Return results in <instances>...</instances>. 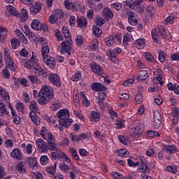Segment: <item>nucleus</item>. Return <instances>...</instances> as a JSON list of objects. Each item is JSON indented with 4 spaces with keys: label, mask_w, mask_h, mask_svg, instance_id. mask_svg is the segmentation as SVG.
<instances>
[{
    "label": "nucleus",
    "mask_w": 179,
    "mask_h": 179,
    "mask_svg": "<svg viewBox=\"0 0 179 179\" xmlns=\"http://www.w3.org/2000/svg\"><path fill=\"white\" fill-rule=\"evenodd\" d=\"M20 63L21 65L24 66V68H27V69H34L33 73H34L35 76L43 78L44 79L48 76L47 70L40 66L38 63H37V60H36V59L33 57L29 60L26 59H21Z\"/></svg>",
    "instance_id": "f257e3e1"
},
{
    "label": "nucleus",
    "mask_w": 179,
    "mask_h": 179,
    "mask_svg": "<svg viewBox=\"0 0 179 179\" xmlns=\"http://www.w3.org/2000/svg\"><path fill=\"white\" fill-rule=\"evenodd\" d=\"M150 163L146 161V158L143 156H139L136 159H134L133 161L131 159H127V166L129 167H137L138 166V171L139 173H145L146 174H149L150 173L151 168L149 166Z\"/></svg>",
    "instance_id": "f03ea898"
},
{
    "label": "nucleus",
    "mask_w": 179,
    "mask_h": 179,
    "mask_svg": "<svg viewBox=\"0 0 179 179\" xmlns=\"http://www.w3.org/2000/svg\"><path fill=\"white\" fill-rule=\"evenodd\" d=\"M70 117L71 114L69 113V110L66 108L62 109L57 112V117L59 119V125H62L64 128L71 127V124L73 122V120L69 118Z\"/></svg>",
    "instance_id": "7ed1b4c3"
},
{
    "label": "nucleus",
    "mask_w": 179,
    "mask_h": 179,
    "mask_svg": "<svg viewBox=\"0 0 179 179\" xmlns=\"http://www.w3.org/2000/svg\"><path fill=\"white\" fill-rule=\"evenodd\" d=\"M151 36L154 43L160 44V38H166V37H167V32L163 26L158 25L155 29H152Z\"/></svg>",
    "instance_id": "20e7f679"
},
{
    "label": "nucleus",
    "mask_w": 179,
    "mask_h": 179,
    "mask_svg": "<svg viewBox=\"0 0 179 179\" xmlns=\"http://www.w3.org/2000/svg\"><path fill=\"white\" fill-rule=\"evenodd\" d=\"M61 19H64V11L61 9L55 10L50 15L48 22L50 24H55L57 22H61Z\"/></svg>",
    "instance_id": "39448f33"
},
{
    "label": "nucleus",
    "mask_w": 179,
    "mask_h": 179,
    "mask_svg": "<svg viewBox=\"0 0 179 179\" xmlns=\"http://www.w3.org/2000/svg\"><path fill=\"white\" fill-rule=\"evenodd\" d=\"M73 45V41L72 38L66 39V41H62L61 43L62 52L63 54H68V55H72Z\"/></svg>",
    "instance_id": "423d86ee"
},
{
    "label": "nucleus",
    "mask_w": 179,
    "mask_h": 179,
    "mask_svg": "<svg viewBox=\"0 0 179 179\" xmlns=\"http://www.w3.org/2000/svg\"><path fill=\"white\" fill-rule=\"evenodd\" d=\"M31 27L34 30H43V31H48V27L45 24H43L38 20H33L31 22Z\"/></svg>",
    "instance_id": "0eeeda50"
},
{
    "label": "nucleus",
    "mask_w": 179,
    "mask_h": 179,
    "mask_svg": "<svg viewBox=\"0 0 179 179\" xmlns=\"http://www.w3.org/2000/svg\"><path fill=\"white\" fill-rule=\"evenodd\" d=\"M48 79L49 82H50L53 86H55V87L59 88L62 85L61 83V78L59 76H58V74L50 73Z\"/></svg>",
    "instance_id": "6e6552de"
},
{
    "label": "nucleus",
    "mask_w": 179,
    "mask_h": 179,
    "mask_svg": "<svg viewBox=\"0 0 179 179\" xmlns=\"http://www.w3.org/2000/svg\"><path fill=\"white\" fill-rule=\"evenodd\" d=\"M38 96H45L48 97V96H52V98L54 97V90L47 85H43L41 89Z\"/></svg>",
    "instance_id": "1a4fd4ad"
},
{
    "label": "nucleus",
    "mask_w": 179,
    "mask_h": 179,
    "mask_svg": "<svg viewBox=\"0 0 179 179\" xmlns=\"http://www.w3.org/2000/svg\"><path fill=\"white\" fill-rule=\"evenodd\" d=\"M91 90H92V92H106L107 90V87L101 85V83H93L91 86Z\"/></svg>",
    "instance_id": "9d476101"
},
{
    "label": "nucleus",
    "mask_w": 179,
    "mask_h": 179,
    "mask_svg": "<svg viewBox=\"0 0 179 179\" xmlns=\"http://www.w3.org/2000/svg\"><path fill=\"white\" fill-rule=\"evenodd\" d=\"M128 22L131 26H136L138 24V15L136 13L130 11L128 13Z\"/></svg>",
    "instance_id": "9b49d317"
},
{
    "label": "nucleus",
    "mask_w": 179,
    "mask_h": 179,
    "mask_svg": "<svg viewBox=\"0 0 179 179\" xmlns=\"http://www.w3.org/2000/svg\"><path fill=\"white\" fill-rule=\"evenodd\" d=\"M90 67L94 73H96V75H102L103 74V68L98 64L97 63L93 62L90 64Z\"/></svg>",
    "instance_id": "f8f14e48"
},
{
    "label": "nucleus",
    "mask_w": 179,
    "mask_h": 179,
    "mask_svg": "<svg viewBox=\"0 0 179 179\" xmlns=\"http://www.w3.org/2000/svg\"><path fill=\"white\" fill-rule=\"evenodd\" d=\"M70 138L72 142H80L83 139H87V134L86 133L75 135L73 133L70 134Z\"/></svg>",
    "instance_id": "ddd939ff"
},
{
    "label": "nucleus",
    "mask_w": 179,
    "mask_h": 179,
    "mask_svg": "<svg viewBox=\"0 0 179 179\" xmlns=\"http://www.w3.org/2000/svg\"><path fill=\"white\" fill-rule=\"evenodd\" d=\"M41 3L35 2L32 6H31L29 10L32 15H37L41 12Z\"/></svg>",
    "instance_id": "4468645a"
},
{
    "label": "nucleus",
    "mask_w": 179,
    "mask_h": 179,
    "mask_svg": "<svg viewBox=\"0 0 179 179\" xmlns=\"http://www.w3.org/2000/svg\"><path fill=\"white\" fill-rule=\"evenodd\" d=\"M106 55L110 61H111V62H113V64H120V59L117 58V55L113 50H108L106 52Z\"/></svg>",
    "instance_id": "2eb2a0df"
},
{
    "label": "nucleus",
    "mask_w": 179,
    "mask_h": 179,
    "mask_svg": "<svg viewBox=\"0 0 179 179\" xmlns=\"http://www.w3.org/2000/svg\"><path fill=\"white\" fill-rule=\"evenodd\" d=\"M11 157L16 160H23V154L19 148H15L10 153Z\"/></svg>",
    "instance_id": "dca6fc26"
},
{
    "label": "nucleus",
    "mask_w": 179,
    "mask_h": 179,
    "mask_svg": "<svg viewBox=\"0 0 179 179\" xmlns=\"http://www.w3.org/2000/svg\"><path fill=\"white\" fill-rule=\"evenodd\" d=\"M64 5L66 9H67L68 10H73L76 12H78V10H79V8H78V6L75 5V3L69 1V0H65L64 1Z\"/></svg>",
    "instance_id": "f3484780"
},
{
    "label": "nucleus",
    "mask_w": 179,
    "mask_h": 179,
    "mask_svg": "<svg viewBox=\"0 0 179 179\" xmlns=\"http://www.w3.org/2000/svg\"><path fill=\"white\" fill-rule=\"evenodd\" d=\"M38 97H41L38 100V104L41 106H43L44 104H48L51 100H52V95H48V96H45L44 95L38 96Z\"/></svg>",
    "instance_id": "a211bd4d"
},
{
    "label": "nucleus",
    "mask_w": 179,
    "mask_h": 179,
    "mask_svg": "<svg viewBox=\"0 0 179 179\" xmlns=\"http://www.w3.org/2000/svg\"><path fill=\"white\" fill-rule=\"evenodd\" d=\"M44 64H46L50 68V69H55V59L52 57H48L47 58L43 59Z\"/></svg>",
    "instance_id": "6ab92c4d"
},
{
    "label": "nucleus",
    "mask_w": 179,
    "mask_h": 179,
    "mask_svg": "<svg viewBox=\"0 0 179 179\" xmlns=\"http://www.w3.org/2000/svg\"><path fill=\"white\" fill-rule=\"evenodd\" d=\"M142 2L140 0H129L126 1V5L131 9H136Z\"/></svg>",
    "instance_id": "aec40b11"
},
{
    "label": "nucleus",
    "mask_w": 179,
    "mask_h": 179,
    "mask_svg": "<svg viewBox=\"0 0 179 179\" xmlns=\"http://www.w3.org/2000/svg\"><path fill=\"white\" fill-rule=\"evenodd\" d=\"M164 150L168 155H174L177 152V147L174 145H166L164 146Z\"/></svg>",
    "instance_id": "412c9836"
},
{
    "label": "nucleus",
    "mask_w": 179,
    "mask_h": 179,
    "mask_svg": "<svg viewBox=\"0 0 179 179\" xmlns=\"http://www.w3.org/2000/svg\"><path fill=\"white\" fill-rule=\"evenodd\" d=\"M29 117L35 125H40V118H38V115L36 113V111L31 110L29 113Z\"/></svg>",
    "instance_id": "4be33fe9"
},
{
    "label": "nucleus",
    "mask_w": 179,
    "mask_h": 179,
    "mask_svg": "<svg viewBox=\"0 0 179 179\" xmlns=\"http://www.w3.org/2000/svg\"><path fill=\"white\" fill-rule=\"evenodd\" d=\"M6 68L11 70L13 72H16V69L15 68V61L12 57L6 59Z\"/></svg>",
    "instance_id": "5701e85b"
},
{
    "label": "nucleus",
    "mask_w": 179,
    "mask_h": 179,
    "mask_svg": "<svg viewBox=\"0 0 179 179\" xmlns=\"http://www.w3.org/2000/svg\"><path fill=\"white\" fill-rule=\"evenodd\" d=\"M36 145L39 149L42 150V152H48V145L41 138H37Z\"/></svg>",
    "instance_id": "b1692460"
},
{
    "label": "nucleus",
    "mask_w": 179,
    "mask_h": 179,
    "mask_svg": "<svg viewBox=\"0 0 179 179\" xmlns=\"http://www.w3.org/2000/svg\"><path fill=\"white\" fill-rule=\"evenodd\" d=\"M106 99H107V93L106 92L98 93V98H97L98 106H103V104H104V101H106Z\"/></svg>",
    "instance_id": "393cba45"
},
{
    "label": "nucleus",
    "mask_w": 179,
    "mask_h": 179,
    "mask_svg": "<svg viewBox=\"0 0 179 179\" xmlns=\"http://www.w3.org/2000/svg\"><path fill=\"white\" fill-rule=\"evenodd\" d=\"M90 121L92 122H99L100 121V113L97 111L92 110L90 112Z\"/></svg>",
    "instance_id": "a878e982"
},
{
    "label": "nucleus",
    "mask_w": 179,
    "mask_h": 179,
    "mask_svg": "<svg viewBox=\"0 0 179 179\" xmlns=\"http://www.w3.org/2000/svg\"><path fill=\"white\" fill-rule=\"evenodd\" d=\"M154 122L157 124V127H160L162 124V115L159 110H155L154 112Z\"/></svg>",
    "instance_id": "bb28decb"
},
{
    "label": "nucleus",
    "mask_w": 179,
    "mask_h": 179,
    "mask_svg": "<svg viewBox=\"0 0 179 179\" xmlns=\"http://www.w3.org/2000/svg\"><path fill=\"white\" fill-rule=\"evenodd\" d=\"M78 27L80 29H86L87 26V20L85 17H79L77 19Z\"/></svg>",
    "instance_id": "cd10ccee"
},
{
    "label": "nucleus",
    "mask_w": 179,
    "mask_h": 179,
    "mask_svg": "<svg viewBox=\"0 0 179 179\" xmlns=\"http://www.w3.org/2000/svg\"><path fill=\"white\" fill-rule=\"evenodd\" d=\"M102 13L106 19H113V17H114V13H113V11H111V9L108 7L104 8Z\"/></svg>",
    "instance_id": "c85d7f7f"
},
{
    "label": "nucleus",
    "mask_w": 179,
    "mask_h": 179,
    "mask_svg": "<svg viewBox=\"0 0 179 179\" xmlns=\"http://www.w3.org/2000/svg\"><path fill=\"white\" fill-rule=\"evenodd\" d=\"M148 78H149V73L146 70H141L138 72V80H146Z\"/></svg>",
    "instance_id": "c756f323"
},
{
    "label": "nucleus",
    "mask_w": 179,
    "mask_h": 179,
    "mask_svg": "<svg viewBox=\"0 0 179 179\" xmlns=\"http://www.w3.org/2000/svg\"><path fill=\"white\" fill-rule=\"evenodd\" d=\"M115 43V38H114V36H107L104 39V43L106 44V45H107V47H113Z\"/></svg>",
    "instance_id": "7c9ffc66"
},
{
    "label": "nucleus",
    "mask_w": 179,
    "mask_h": 179,
    "mask_svg": "<svg viewBox=\"0 0 179 179\" xmlns=\"http://www.w3.org/2000/svg\"><path fill=\"white\" fill-rule=\"evenodd\" d=\"M28 79L31 82V83H32L33 85L34 84L41 85V83H43L41 80L38 78V76H33V75L28 76Z\"/></svg>",
    "instance_id": "2f4dec72"
},
{
    "label": "nucleus",
    "mask_w": 179,
    "mask_h": 179,
    "mask_svg": "<svg viewBox=\"0 0 179 179\" xmlns=\"http://www.w3.org/2000/svg\"><path fill=\"white\" fill-rule=\"evenodd\" d=\"M80 98L82 100L83 104L86 106V107H89L90 106V101L87 99L86 97V94H85V92L81 91L80 93Z\"/></svg>",
    "instance_id": "473e14b6"
},
{
    "label": "nucleus",
    "mask_w": 179,
    "mask_h": 179,
    "mask_svg": "<svg viewBox=\"0 0 179 179\" xmlns=\"http://www.w3.org/2000/svg\"><path fill=\"white\" fill-rule=\"evenodd\" d=\"M0 96L6 101H9L10 100V97L9 96L8 92H6V90L2 88L1 87H0Z\"/></svg>",
    "instance_id": "72a5a7b5"
},
{
    "label": "nucleus",
    "mask_w": 179,
    "mask_h": 179,
    "mask_svg": "<svg viewBox=\"0 0 179 179\" xmlns=\"http://www.w3.org/2000/svg\"><path fill=\"white\" fill-rule=\"evenodd\" d=\"M3 115H9V110L6 108V105L3 103H0V117Z\"/></svg>",
    "instance_id": "f704fd0d"
},
{
    "label": "nucleus",
    "mask_w": 179,
    "mask_h": 179,
    "mask_svg": "<svg viewBox=\"0 0 179 179\" xmlns=\"http://www.w3.org/2000/svg\"><path fill=\"white\" fill-rule=\"evenodd\" d=\"M27 163L29 166V167H31V169H33L34 170V169H36V167H37V159L36 157H29L27 159Z\"/></svg>",
    "instance_id": "c9c22d12"
},
{
    "label": "nucleus",
    "mask_w": 179,
    "mask_h": 179,
    "mask_svg": "<svg viewBox=\"0 0 179 179\" xmlns=\"http://www.w3.org/2000/svg\"><path fill=\"white\" fill-rule=\"evenodd\" d=\"M46 172L51 176H54L57 173V162L54 165H50L46 168Z\"/></svg>",
    "instance_id": "e433bc0d"
},
{
    "label": "nucleus",
    "mask_w": 179,
    "mask_h": 179,
    "mask_svg": "<svg viewBox=\"0 0 179 179\" xmlns=\"http://www.w3.org/2000/svg\"><path fill=\"white\" fill-rule=\"evenodd\" d=\"M71 80H72V82H79V80H82V72H80V71H76L74 75L71 76Z\"/></svg>",
    "instance_id": "4c0bfd02"
},
{
    "label": "nucleus",
    "mask_w": 179,
    "mask_h": 179,
    "mask_svg": "<svg viewBox=\"0 0 179 179\" xmlns=\"http://www.w3.org/2000/svg\"><path fill=\"white\" fill-rule=\"evenodd\" d=\"M176 20V14L171 13L164 20V24H173Z\"/></svg>",
    "instance_id": "58836bf2"
},
{
    "label": "nucleus",
    "mask_w": 179,
    "mask_h": 179,
    "mask_svg": "<svg viewBox=\"0 0 179 179\" xmlns=\"http://www.w3.org/2000/svg\"><path fill=\"white\" fill-rule=\"evenodd\" d=\"M167 57V54L163 50H159L158 52V61L161 62V64H164L166 62V58Z\"/></svg>",
    "instance_id": "ea45409f"
},
{
    "label": "nucleus",
    "mask_w": 179,
    "mask_h": 179,
    "mask_svg": "<svg viewBox=\"0 0 179 179\" xmlns=\"http://www.w3.org/2000/svg\"><path fill=\"white\" fill-rule=\"evenodd\" d=\"M18 15H20L22 22H26V20L29 19V11L24 8H22L20 14Z\"/></svg>",
    "instance_id": "a19ab883"
},
{
    "label": "nucleus",
    "mask_w": 179,
    "mask_h": 179,
    "mask_svg": "<svg viewBox=\"0 0 179 179\" xmlns=\"http://www.w3.org/2000/svg\"><path fill=\"white\" fill-rule=\"evenodd\" d=\"M135 44L136 45V48H138V50H142V48H145L146 41H145V38H140L136 41Z\"/></svg>",
    "instance_id": "79ce46f5"
},
{
    "label": "nucleus",
    "mask_w": 179,
    "mask_h": 179,
    "mask_svg": "<svg viewBox=\"0 0 179 179\" xmlns=\"http://www.w3.org/2000/svg\"><path fill=\"white\" fill-rule=\"evenodd\" d=\"M10 43L13 50H17V48L20 47V39L13 38V39H11Z\"/></svg>",
    "instance_id": "37998d69"
},
{
    "label": "nucleus",
    "mask_w": 179,
    "mask_h": 179,
    "mask_svg": "<svg viewBox=\"0 0 179 179\" xmlns=\"http://www.w3.org/2000/svg\"><path fill=\"white\" fill-rule=\"evenodd\" d=\"M117 156L119 157H128L129 156V152L125 148H121L117 150Z\"/></svg>",
    "instance_id": "c03bdc74"
},
{
    "label": "nucleus",
    "mask_w": 179,
    "mask_h": 179,
    "mask_svg": "<svg viewBox=\"0 0 179 179\" xmlns=\"http://www.w3.org/2000/svg\"><path fill=\"white\" fill-rule=\"evenodd\" d=\"M142 132H143V131L141 129V127H136V128H134L133 131V138L138 139V138H139V136L142 135Z\"/></svg>",
    "instance_id": "a18cd8bd"
},
{
    "label": "nucleus",
    "mask_w": 179,
    "mask_h": 179,
    "mask_svg": "<svg viewBox=\"0 0 179 179\" xmlns=\"http://www.w3.org/2000/svg\"><path fill=\"white\" fill-rule=\"evenodd\" d=\"M48 146L49 150H52L54 152H57V150H58V148L57 147V143H55V140L48 141Z\"/></svg>",
    "instance_id": "49530a36"
},
{
    "label": "nucleus",
    "mask_w": 179,
    "mask_h": 179,
    "mask_svg": "<svg viewBox=\"0 0 179 179\" xmlns=\"http://www.w3.org/2000/svg\"><path fill=\"white\" fill-rule=\"evenodd\" d=\"M145 135L148 138H155V136L160 137V133L152 130H148Z\"/></svg>",
    "instance_id": "de8ad7c7"
},
{
    "label": "nucleus",
    "mask_w": 179,
    "mask_h": 179,
    "mask_svg": "<svg viewBox=\"0 0 179 179\" xmlns=\"http://www.w3.org/2000/svg\"><path fill=\"white\" fill-rule=\"evenodd\" d=\"M70 153L74 160L76 162H80V158L79 157V155H78V150H76V149L71 148Z\"/></svg>",
    "instance_id": "09e8293b"
},
{
    "label": "nucleus",
    "mask_w": 179,
    "mask_h": 179,
    "mask_svg": "<svg viewBox=\"0 0 179 179\" xmlns=\"http://www.w3.org/2000/svg\"><path fill=\"white\" fill-rule=\"evenodd\" d=\"M8 34V29L0 27V41H3L4 38H6Z\"/></svg>",
    "instance_id": "8fccbe9b"
},
{
    "label": "nucleus",
    "mask_w": 179,
    "mask_h": 179,
    "mask_svg": "<svg viewBox=\"0 0 179 179\" xmlns=\"http://www.w3.org/2000/svg\"><path fill=\"white\" fill-rule=\"evenodd\" d=\"M7 10L10 13V15H13L14 16H19V12L13 6H8L7 7Z\"/></svg>",
    "instance_id": "3c124183"
},
{
    "label": "nucleus",
    "mask_w": 179,
    "mask_h": 179,
    "mask_svg": "<svg viewBox=\"0 0 179 179\" xmlns=\"http://www.w3.org/2000/svg\"><path fill=\"white\" fill-rule=\"evenodd\" d=\"M59 108H61V102L55 101L52 103V106H50V110L52 111H57Z\"/></svg>",
    "instance_id": "603ef678"
},
{
    "label": "nucleus",
    "mask_w": 179,
    "mask_h": 179,
    "mask_svg": "<svg viewBox=\"0 0 179 179\" xmlns=\"http://www.w3.org/2000/svg\"><path fill=\"white\" fill-rule=\"evenodd\" d=\"M41 52L43 59L48 58V54H50V48H48V46L42 47Z\"/></svg>",
    "instance_id": "864d4df0"
},
{
    "label": "nucleus",
    "mask_w": 179,
    "mask_h": 179,
    "mask_svg": "<svg viewBox=\"0 0 179 179\" xmlns=\"http://www.w3.org/2000/svg\"><path fill=\"white\" fill-rule=\"evenodd\" d=\"M38 104L36 101H31L30 102L29 108L31 110V111H36V113H38L39 108H38Z\"/></svg>",
    "instance_id": "5fc2aeb1"
},
{
    "label": "nucleus",
    "mask_w": 179,
    "mask_h": 179,
    "mask_svg": "<svg viewBox=\"0 0 179 179\" xmlns=\"http://www.w3.org/2000/svg\"><path fill=\"white\" fill-rule=\"evenodd\" d=\"M62 33L66 38V40H69V38H72L71 36V33H69V29L66 27H63Z\"/></svg>",
    "instance_id": "6e6d98bb"
},
{
    "label": "nucleus",
    "mask_w": 179,
    "mask_h": 179,
    "mask_svg": "<svg viewBox=\"0 0 179 179\" xmlns=\"http://www.w3.org/2000/svg\"><path fill=\"white\" fill-rule=\"evenodd\" d=\"M144 57H145V59H147V61H148V62H152V64H156V59H155V58H153V56L152 55V54H150V52H145L144 55Z\"/></svg>",
    "instance_id": "4d7b16f0"
},
{
    "label": "nucleus",
    "mask_w": 179,
    "mask_h": 179,
    "mask_svg": "<svg viewBox=\"0 0 179 179\" xmlns=\"http://www.w3.org/2000/svg\"><path fill=\"white\" fill-rule=\"evenodd\" d=\"M12 115V118L13 120L14 124H15L16 125H20V117H19V115H17V114H16V112H13V113H11Z\"/></svg>",
    "instance_id": "13d9d810"
},
{
    "label": "nucleus",
    "mask_w": 179,
    "mask_h": 179,
    "mask_svg": "<svg viewBox=\"0 0 179 179\" xmlns=\"http://www.w3.org/2000/svg\"><path fill=\"white\" fill-rule=\"evenodd\" d=\"M115 125H116V129H122V128H125V121L117 120Z\"/></svg>",
    "instance_id": "bf43d9fd"
},
{
    "label": "nucleus",
    "mask_w": 179,
    "mask_h": 179,
    "mask_svg": "<svg viewBox=\"0 0 179 179\" xmlns=\"http://www.w3.org/2000/svg\"><path fill=\"white\" fill-rule=\"evenodd\" d=\"M134 100L136 104H141V103L143 101V97L142 96V94L141 92L137 93L134 98Z\"/></svg>",
    "instance_id": "052dcab7"
},
{
    "label": "nucleus",
    "mask_w": 179,
    "mask_h": 179,
    "mask_svg": "<svg viewBox=\"0 0 179 179\" xmlns=\"http://www.w3.org/2000/svg\"><path fill=\"white\" fill-rule=\"evenodd\" d=\"M92 31L95 37H100L101 36V29L96 26H93Z\"/></svg>",
    "instance_id": "680f3d73"
},
{
    "label": "nucleus",
    "mask_w": 179,
    "mask_h": 179,
    "mask_svg": "<svg viewBox=\"0 0 179 179\" xmlns=\"http://www.w3.org/2000/svg\"><path fill=\"white\" fill-rule=\"evenodd\" d=\"M129 97H130L129 94L127 93L119 94V96H118L120 101H127V100H129Z\"/></svg>",
    "instance_id": "e2e57ef3"
},
{
    "label": "nucleus",
    "mask_w": 179,
    "mask_h": 179,
    "mask_svg": "<svg viewBox=\"0 0 179 179\" xmlns=\"http://www.w3.org/2000/svg\"><path fill=\"white\" fill-rule=\"evenodd\" d=\"M166 171L172 174H177V167L176 166H168L166 167Z\"/></svg>",
    "instance_id": "0e129e2a"
},
{
    "label": "nucleus",
    "mask_w": 179,
    "mask_h": 179,
    "mask_svg": "<svg viewBox=\"0 0 179 179\" xmlns=\"http://www.w3.org/2000/svg\"><path fill=\"white\" fill-rule=\"evenodd\" d=\"M84 40H83V36L82 35H78L76 38V44L78 46L83 45Z\"/></svg>",
    "instance_id": "69168bd1"
},
{
    "label": "nucleus",
    "mask_w": 179,
    "mask_h": 179,
    "mask_svg": "<svg viewBox=\"0 0 179 179\" xmlns=\"http://www.w3.org/2000/svg\"><path fill=\"white\" fill-rule=\"evenodd\" d=\"M153 10V6H148L145 10V12L147 13V15L149 17H153V12H152Z\"/></svg>",
    "instance_id": "338daca9"
},
{
    "label": "nucleus",
    "mask_w": 179,
    "mask_h": 179,
    "mask_svg": "<svg viewBox=\"0 0 179 179\" xmlns=\"http://www.w3.org/2000/svg\"><path fill=\"white\" fill-rule=\"evenodd\" d=\"M40 163L43 166H45V164H47V163H48V156L42 155L40 158Z\"/></svg>",
    "instance_id": "774afa93"
}]
</instances>
